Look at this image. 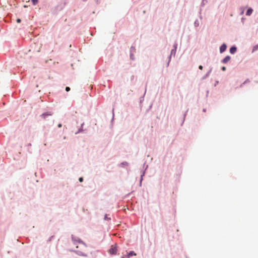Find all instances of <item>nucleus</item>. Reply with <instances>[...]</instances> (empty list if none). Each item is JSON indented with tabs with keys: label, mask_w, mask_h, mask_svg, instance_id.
<instances>
[{
	"label": "nucleus",
	"mask_w": 258,
	"mask_h": 258,
	"mask_svg": "<svg viewBox=\"0 0 258 258\" xmlns=\"http://www.w3.org/2000/svg\"><path fill=\"white\" fill-rule=\"evenodd\" d=\"M76 242L78 244L76 245V252L79 255L87 256V245L79 239L76 240Z\"/></svg>",
	"instance_id": "f257e3e1"
},
{
	"label": "nucleus",
	"mask_w": 258,
	"mask_h": 258,
	"mask_svg": "<svg viewBox=\"0 0 258 258\" xmlns=\"http://www.w3.org/2000/svg\"><path fill=\"white\" fill-rule=\"evenodd\" d=\"M117 252V248L115 246L112 245L111 248L109 249V252L111 254H115Z\"/></svg>",
	"instance_id": "f03ea898"
},
{
	"label": "nucleus",
	"mask_w": 258,
	"mask_h": 258,
	"mask_svg": "<svg viewBox=\"0 0 258 258\" xmlns=\"http://www.w3.org/2000/svg\"><path fill=\"white\" fill-rule=\"evenodd\" d=\"M226 48H227L226 45L225 44H223L220 48V52L222 53L224 51H225L226 49Z\"/></svg>",
	"instance_id": "7ed1b4c3"
},
{
	"label": "nucleus",
	"mask_w": 258,
	"mask_h": 258,
	"mask_svg": "<svg viewBox=\"0 0 258 258\" xmlns=\"http://www.w3.org/2000/svg\"><path fill=\"white\" fill-rule=\"evenodd\" d=\"M231 59V57L230 56H226L222 60L223 63H226L228 62Z\"/></svg>",
	"instance_id": "20e7f679"
},
{
	"label": "nucleus",
	"mask_w": 258,
	"mask_h": 258,
	"mask_svg": "<svg viewBox=\"0 0 258 258\" xmlns=\"http://www.w3.org/2000/svg\"><path fill=\"white\" fill-rule=\"evenodd\" d=\"M237 48L235 46H232L230 49V52L232 54H234L236 51Z\"/></svg>",
	"instance_id": "39448f33"
},
{
	"label": "nucleus",
	"mask_w": 258,
	"mask_h": 258,
	"mask_svg": "<svg viewBox=\"0 0 258 258\" xmlns=\"http://www.w3.org/2000/svg\"><path fill=\"white\" fill-rule=\"evenodd\" d=\"M51 113H49V112H46V113H43L42 114L41 116L43 118V119H45L46 118V116H50L51 115Z\"/></svg>",
	"instance_id": "423d86ee"
},
{
	"label": "nucleus",
	"mask_w": 258,
	"mask_h": 258,
	"mask_svg": "<svg viewBox=\"0 0 258 258\" xmlns=\"http://www.w3.org/2000/svg\"><path fill=\"white\" fill-rule=\"evenodd\" d=\"M252 11L253 10L251 8L248 9L246 12V15L247 16H250L251 14Z\"/></svg>",
	"instance_id": "0eeeda50"
},
{
	"label": "nucleus",
	"mask_w": 258,
	"mask_h": 258,
	"mask_svg": "<svg viewBox=\"0 0 258 258\" xmlns=\"http://www.w3.org/2000/svg\"><path fill=\"white\" fill-rule=\"evenodd\" d=\"M258 49V44L255 45L253 46L252 49V52H254Z\"/></svg>",
	"instance_id": "6e6552de"
},
{
	"label": "nucleus",
	"mask_w": 258,
	"mask_h": 258,
	"mask_svg": "<svg viewBox=\"0 0 258 258\" xmlns=\"http://www.w3.org/2000/svg\"><path fill=\"white\" fill-rule=\"evenodd\" d=\"M136 254L133 252V251H131L128 254V257L131 256H132V255H135Z\"/></svg>",
	"instance_id": "1a4fd4ad"
},
{
	"label": "nucleus",
	"mask_w": 258,
	"mask_h": 258,
	"mask_svg": "<svg viewBox=\"0 0 258 258\" xmlns=\"http://www.w3.org/2000/svg\"><path fill=\"white\" fill-rule=\"evenodd\" d=\"M33 4L34 5H35L37 4L38 0H32Z\"/></svg>",
	"instance_id": "9d476101"
},
{
	"label": "nucleus",
	"mask_w": 258,
	"mask_h": 258,
	"mask_svg": "<svg viewBox=\"0 0 258 258\" xmlns=\"http://www.w3.org/2000/svg\"><path fill=\"white\" fill-rule=\"evenodd\" d=\"M70 90V87H67L66 88V91L68 92V91H69Z\"/></svg>",
	"instance_id": "9b49d317"
},
{
	"label": "nucleus",
	"mask_w": 258,
	"mask_h": 258,
	"mask_svg": "<svg viewBox=\"0 0 258 258\" xmlns=\"http://www.w3.org/2000/svg\"><path fill=\"white\" fill-rule=\"evenodd\" d=\"M79 180L80 182H82L83 181V177H80Z\"/></svg>",
	"instance_id": "f8f14e48"
},
{
	"label": "nucleus",
	"mask_w": 258,
	"mask_h": 258,
	"mask_svg": "<svg viewBox=\"0 0 258 258\" xmlns=\"http://www.w3.org/2000/svg\"><path fill=\"white\" fill-rule=\"evenodd\" d=\"M199 69H200L201 70H203V66H200L199 67Z\"/></svg>",
	"instance_id": "ddd939ff"
},
{
	"label": "nucleus",
	"mask_w": 258,
	"mask_h": 258,
	"mask_svg": "<svg viewBox=\"0 0 258 258\" xmlns=\"http://www.w3.org/2000/svg\"><path fill=\"white\" fill-rule=\"evenodd\" d=\"M20 22H21V20H20V19H18L17 20V23H20Z\"/></svg>",
	"instance_id": "4468645a"
},
{
	"label": "nucleus",
	"mask_w": 258,
	"mask_h": 258,
	"mask_svg": "<svg viewBox=\"0 0 258 258\" xmlns=\"http://www.w3.org/2000/svg\"><path fill=\"white\" fill-rule=\"evenodd\" d=\"M222 70L223 71H225L226 70V68L225 67H222Z\"/></svg>",
	"instance_id": "2eb2a0df"
},
{
	"label": "nucleus",
	"mask_w": 258,
	"mask_h": 258,
	"mask_svg": "<svg viewBox=\"0 0 258 258\" xmlns=\"http://www.w3.org/2000/svg\"><path fill=\"white\" fill-rule=\"evenodd\" d=\"M61 126H62V125H61V123H59V124H58V127H61Z\"/></svg>",
	"instance_id": "dca6fc26"
}]
</instances>
